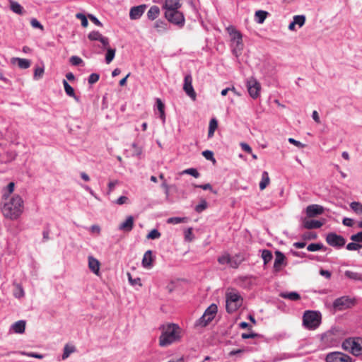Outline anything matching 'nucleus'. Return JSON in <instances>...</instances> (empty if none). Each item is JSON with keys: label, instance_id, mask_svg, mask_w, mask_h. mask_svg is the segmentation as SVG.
Masks as SVG:
<instances>
[{"label": "nucleus", "instance_id": "f257e3e1", "mask_svg": "<svg viewBox=\"0 0 362 362\" xmlns=\"http://www.w3.org/2000/svg\"><path fill=\"white\" fill-rule=\"evenodd\" d=\"M4 216L11 220L18 218L23 211V200L20 195L13 196L1 209Z\"/></svg>", "mask_w": 362, "mask_h": 362}, {"label": "nucleus", "instance_id": "f03ea898", "mask_svg": "<svg viewBox=\"0 0 362 362\" xmlns=\"http://www.w3.org/2000/svg\"><path fill=\"white\" fill-rule=\"evenodd\" d=\"M162 328L163 331L159 337V345L160 346H167L180 339V328L177 325L169 324L166 327L162 326Z\"/></svg>", "mask_w": 362, "mask_h": 362}, {"label": "nucleus", "instance_id": "7ed1b4c3", "mask_svg": "<svg viewBox=\"0 0 362 362\" xmlns=\"http://www.w3.org/2000/svg\"><path fill=\"white\" fill-rule=\"evenodd\" d=\"M243 298L235 289L228 290L226 293V309L228 313H233L243 305Z\"/></svg>", "mask_w": 362, "mask_h": 362}, {"label": "nucleus", "instance_id": "20e7f679", "mask_svg": "<svg viewBox=\"0 0 362 362\" xmlns=\"http://www.w3.org/2000/svg\"><path fill=\"white\" fill-rule=\"evenodd\" d=\"M321 323V314L318 311L306 310L303 316V326L310 330L317 328Z\"/></svg>", "mask_w": 362, "mask_h": 362}, {"label": "nucleus", "instance_id": "39448f33", "mask_svg": "<svg viewBox=\"0 0 362 362\" xmlns=\"http://www.w3.org/2000/svg\"><path fill=\"white\" fill-rule=\"evenodd\" d=\"M342 349L356 356L362 355V338H348L341 344Z\"/></svg>", "mask_w": 362, "mask_h": 362}, {"label": "nucleus", "instance_id": "423d86ee", "mask_svg": "<svg viewBox=\"0 0 362 362\" xmlns=\"http://www.w3.org/2000/svg\"><path fill=\"white\" fill-rule=\"evenodd\" d=\"M226 30L231 38L233 44H235L233 52L237 56V52H240L243 47V35L233 25L227 27Z\"/></svg>", "mask_w": 362, "mask_h": 362}, {"label": "nucleus", "instance_id": "0eeeda50", "mask_svg": "<svg viewBox=\"0 0 362 362\" xmlns=\"http://www.w3.org/2000/svg\"><path fill=\"white\" fill-rule=\"evenodd\" d=\"M165 18L167 21L177 26L179 28H182L185 24V18L182 12L177 11H174L169 13H165Z\"/></svg>", "mask_w": 362, "mask_h": 362}, {"label": "nucleus", "instance_id": "6e6552de", "mask_svg": "<svg viewBox=\"0 0 362 362\" xmlns=\"http://www.w3.org/2000/svg\"><path fill=\"white\" fill-rule=\"evenodd\" d=\"M327 243L336 249L342 248L346 244V239L341 235L336 233H329L326 235Z\"/></svg>", "mask_w": 362, "mask_h": 362}, {"label": "nucleus", "instance_id": "1a4fd4ad", "mask_svg": "<svg viewBox=\"0 0 362 362\" xmlns=\"http://www.w3.org/2000/svg\"><path fill=\"white\" fill-rule=\"evenodd\" d=\"M246 86L250 96L253 99H257L259 96L261 85L254 77L247 79Z\"/></svg>", "mask_w": 362, "mask_h": 362}, {"label": "nucleus", "instance_id": "9d476101", "mask_svg": "<svg viewBox=\"0 0 362 362\" xmlns=\"http://www.w3.org/2000/svg\"><path fill=\"white\" fill-rule=\"evenodd\" d=\"M326 362H353L347 354L339 351L330 352L325 357Z\"/></svg>", "mask_w": 362, "mask_h": 362}, {"label": "nucleus", "instance_id": "9b49d317", "mask_svg": "<svg viewBox=\"0 0 362 362\" xmlns=\"http://www.w3.org/2000/svg\"><path fill=\"white\" fill-rule=\"evenodd\" d=\"M275 256L273 272L277 274L282 270L283 267L287 265V261L284 254L279 250L275 252Z\"/></svg>", "mask_w": 362, "mask_h": 362}, {"label": "nucleus", "instance_id": "f8f14e48", "mask_svg": "<svg viewBox=\"0 0 362 362\" xmlns=\"http://www.w3.org/2000/svg\"><path fill=\"white\" fill-rule=\"evenodd\" d=\"M183 90L192 100H196L197 94L192 86V76L190 74L185 76Z\"/></svg>", "mask_w": 362, "mask_h": 362}, {"label": "nucleus", "instance_id": "ddd939ff", "mask_svg": "<svg viewBox=\"0 0 362 362\" xmlns=\"http://www.w3.org/2000/svg\"><path fill=\"white\" fill-rule=\"evenodd\" d=\"M354 300L348 296H342L337 298L333 302V307L336 310H342L347 308H350L354 305Z\"/></svg>", "mask_w": 362, "mask_h": 362}, {"label": "nucleus", "instance_id": "4468645a", "mask_svg": "<svg viewBox=\"0 0 362 362\" xmlns=\"http://www.w3.org/2000/svg\"><path fill=\"white\" fill-rule=\"evenodd\" d=\"M325 208L318 204H310L305 209V213L308 217L313 218L324 213Z\"/></svg>", "mask_w": 362, "mask_h": 362}, {"label": "nucleus", "instance_id": "2eb2a0df", "mask_svg": "<svg viewBox=\"0 0 362 362\" xmlns=\"http://www.w3.org/2000/svg\"><path fill=\"white\" fill-rule=\"evenodd\" d=\"M182 4L180 0H165L163 8L165 10V13H169L179 10Z\"/></svg>", "mask_w": 362, "mask_h": 362}, {"label": "nucleus", "instance_id": "dca6fc26", "mask_svg": "<svg viewBox=\"0 0 362 362\" xmlns=\"http://www.w3.org/2000/svg\"><path fill=\"white\" fill-rule=\"evenodd\" d=\"M147 6L146 4H141L131 8L129 11V18L132 20H137L141 17L144 13Z\"/></svg>", "mask_w": 362, "mask_h": 362}, {"label": "nucleus", "instance_id": "f3484780", "mask_svg": "<svg viewBox=\"0 0 362 362\" xmlns=\"http://www.w3.org/2000/svg\"><path fill=\"white\" fill-rule=\"evenodd\" d=\"M134 220L132 216L127 217L126 220L121 223L118 227V229L124 232H130L134 228Z\"/></svg>", "mask_w": 362, "mask_h": 362}, {"label": "nucleus", "instance_id": "a211bd4d", "mask_svg": "<svg viewBox=\"0 0 362 362\" xmlns=\"http://www.w3.org/2000/svg\"><path fill=\"white\" fill-rule=\"evenodd\" d=\"M322 225L323 222L314 219L305 218L302 223V226L306 229L320 228Z\"/></svg>", "mask_w": 362, "mask_h": 362}, {"label": "nucleus", "instance_id": "6ab92c4d", "mask_svg": "<svg viewBox=\"0 0 362 362\" xmlns=\"http://www.w3.org/2000/svg\"><path fill=\"white\" fill-rule=\"evenodd\" d=\"M246 260L245 255L243 253H238L233 257H231L230 267L237 269L240 264Z\"/></svg>", "mask_w": 362, "mask_h": 362}, {"label": "nucleus", "instance_id": "aec40b11", "mask_svg": "<svg viewBox=\"0 0 362 362\" xmlns=\"http://www.w3.org/2000/svg\"><path fill=\"white\" fill-rule=\"evenodd\" d=\"M88 267L93 273L95 274H98L100 269V262L93 256L88 257Z\"/></svg>", "mask_w": 362, "mask_h": 362}, {"label": "nucleus", "instance_id": "412c9836", "mask_svg": "<svg viewBox=\"0 0 362 362\" xmlns=\"http://www.w3.org/2000/svg\"><path fill=\"white\" fill-rule=\"evenodd\" d=\"M16 62H18V66L20 69H26L30 66L31 62L27 59L13 57L11 59V62L14 64Z\"/></svg>", "mask_w": 362, "mask_h": 362}, {"label": "nucleus", "instance_id": "4be33fe9", "mask_svg": "<svg viewBox=\"0 0 362 362\" xmlns=\"http://www.w3.org/2000/svg\"><path fill=\"white\" fill-rule=\"evenodd\" d=\"M153 253L151 250H147L143 257L142 265L145 268H149L152 266Z\"/></svg>", "mask_w": 362, "mask_h": 362}, {"label": "nucleus", "instance_id": "5701e85b", "mask_svg": "<svg viewBox=\"0 0 362 362\" xmlns=\"http://www.w3.org/2000/svg\"><path fill=\"white\" fill-rule=\"evenodd\" d=\"M279 296L284 299H288L293 301H297L300 299V294L296 291L281 292L280 293Z\"/></svg>", "mask_w": 362, "mask_h": 362}, {"label": "nucleus", "instance_id": "b1692460", "mask_svg": "<svg viewBox=\"0 0 362 362\" xmlns=\"http://www.w3.org/2000/svg\"><path fill=\"white\" fill-rule=\"evenodd\" d=\"M11 328L15 333L23 334L25 329V321L18 320L12 325Z\"/></svg>", "mask_w": 362, "mask_h": 362}, {"label": "nucleus", "instance_id": "393cba45", "mask_svg": "<svg viewBox=\"0 0 362 362\" xmlns=\"http://www.w3.org/2000/svg\"><path fill=\"white\" fill-rule=\"evenodd\" d=\"M218 311V308L216 304H211L209 305L206 310L204 311V314L209 317L208 320H213L215 317V315Z\"/></svg>", "mask_w": 362, "mask_h": 362}, {"label": "nucleus", "instance_id": "a878e982", "mask_svg": "<svg viewBox=\"0 0 362 362\" xmlns=\"http://www.w3.org/2000/svg\"><path fill=\"white\" fill-rule=\"evenodd\" d=\"M160 13V8L157 6H152L147 12V17L149 20L153 21L158 18Z\"/></svg>", "mask_w": 362, "mask_h": 362}, {"label": "nucleus", "instance_id": "bb28decb", "mask_svg": "<svg viewBox=\"0 0 362 362\" xmlns=\"http://www.w3.org/2000/svg\"><path fill=\"white\" fill-rule=\"evenodd\" d=\"M270 179L269 177V173L267 171H263L262 173L261 181L259 184V189L261 190L264 189L267 185L269 184Z\"/></svg>", "mask_w": 362, "mask_h": 362}, {"label": "nucleus", "instance_id": "cd10ccee", "mask_svg": "<svg viewBox=\"0 0 362 362\" xmlns=\"http://www.w3.org/2000/svg\"><path fill=\"white\" fill-rule=\"evenodd\" d=\"M9 3L10 8L13 13L20 15L23 14L24 10L23 6L19 3L13 0H10Z\"/></svg>", "mask_w": 362, "mask_h": 362}, {"label": "nucleus", "instance_id": "c85d7f7f", "mask_svg": "<svg viewBox=\"0 0 362 362\" xmlns=\"http://www.w3.org/2000/svg\"><path fill=\"white\" fill-rule=\"evenodd\" d=\"M344 275L346 277L351 280L362 281L361 273L347 270L344 272Z\"/></svg>", "mask_w": 362, "mask_h": 362}, {"label": "nucleus", "instance_id": "c756f323", "mask_svg": "<svg viewBox=\"0 0 362 362\" xmlns=\"http://www.w3.org/2000/svg\"><path fill=\"white\" fill-rule=\"evenodd\" d=\"M261 252H262L261 257L263 259L264 264L266 265L272 261V259L273 258L272 253L270 250H267V249H264V250H261Z\"/></svg>", "mask_w": 362, "mask_h": 362}, {"label": "nucleus", "instance_id": "7c9ffc66", "mask_svg": "<svg viewBox=\"0 0 362 362\" xmlns=\"http://www.w3.org/2000/svg\"><path fill=\"white\" fill-rule=\"evenodd\" d=\"M307 250L310 252H315L319 250H324L325 251L327 250V247L324 246V245L321 243H310L308 245Z\"/></svg>", "mask_w": 362, "mask_h": 362}, {"label": "nucleus", "instance_id": "2f4dec72", "mask_svg": "<svg viewBox=\"0 0 362 362\" xmlns=\"http://www.w3.org/2000/svg\"><path fill=\"white\" fill-rule=\"evenodd\" d=\"M349 206L351 209L356 214H362V204L358 202H352L350 203Z\"/></svg>", "mask_w": 362, "mask_h": 362}, {"label": "nucleus", "instance_id": "473e14b6", "mask_svg": "<svg viewBox=\"0 0 362 362\" xmlns=\"http://www.w3.org/2000/svg\"><path fill=\"white\" fill-rule=\"evenodd\" d=\"M268 15V12L259 10L255 12V18H256V22L258 23H263L264 20L267 18V16Z\"/></svg>", "mask_w": 362, "mask_h": 362}, {"label": "nucleus", "instance_id": "72a5a7b5", "mask_svg": "<svg viewBox=\"0 0 362 362\" xmlns=\"http://www.w3.org/2000/svg\"><path fill=\"white\" fill-rule=\"evenodd\" d=\"M154 28L157 29L158 32L165 31L168 30V23L163 20H158L154 24Z\"/></svg>", "mask_w": 362, "mask_h": 362}, {"label": "nucleus", "instance_id": "f704fd0d", "mask_svg": "<svg viewBox=\"0 0 362 362\" xmlns=\"http://www.w3.org/2000/svg\"><path fill=\"white\" fill-rule=\"evenodd\" d=\"M218 262L220 264L224 265V264H230L231 262V257L230 255L226 252L225 254L222 255L221 256H219L218 257Z\"/></svg>", "mask_w": 362, "mask_h": 362}, {"label": "nucleus", "instance_id": "c9c22d12", "mask_svg": "<svg viewBox=\"0 0 362 362\" xmlns=\"http://www.w3.org/2000/svg\"><path fill=\"white\" fill-rule=\"evenodd\" d=\"M76 351V348L74 346H69V344H66L64 347V352L62 354V359H66L69 355L74 353Z\"/></svg>", "mask_w": 362, "mask_h": 362}, {"label": "nucleus", "instance_id": "e433bc0d", "mask_svg": "<svg viewBox=\"0 0 362 362\" xmlns=\"http://www.w3.org/2000/svg\"><path fill=\"white\" fill-rule=\"evenodd\" d=\"M49 234H50L49 224L47 223L45 225L43 230H42V239L41 242L43 243L47 242L50 239Z\"/></svg>", "mask_w": 362, "mask_h": 362}, {"label": "nucleus", "instance_id": "4c0bfd02", "mask_svg": "<svg viewBox=\"0 0 362 362\" xmlns=\"http://www.w3.org/2000/svg\"><path fill=\"white\" fill-rule=\"evenodd\" d=\"M186 221V217H170L168 218L166 221L167 223L173 225L179 224L181 223H185Z\"/></svg>", "mask_w": 362, "mask_h": 362}, {"label": "nucleus", "instance_id": "58836bf2", "mask_svg": "<svg viewBox=\"0 0 362 362\" xmlns=\"http://www.w3.org/2000/svg\"><path fill=\"white\" fill-rule=\"evenodd\" d=\"M115 49L108 47L107 48V52L105 54V62L107 64H110L115 56Z\"/></svg>", "mask_w": 362, "mask_h": 362}, {"label": "nucleus", "instance_id": "ea45409f", "mask_svg": "<svg viewBox=\"0 0 362 362\" xmlns=\"http://www.w3.org/2000/svg\"><path fill=\"white\" fill-rule=\"evenodd\" d=\"M208 317L204 313L202 315L201 317H199L195 323L196 326L205 327L206 326L211 320H208Z\"/></svg>", "mask_w": 362, "mask_h": 362}, {"label": "nucleus", "instance_id": "a19ab883", "mask_svg": "<svg viewBox=\"0 0 362 362\" xmlns=\"http://www.w3.org/2000/svg\"><path fill=\"white\" fill-rule=\"evenodd\" d=\"M15 187V184L13 182H11L8 184L6 187L4 189V192L3 194V197L4 199H7L9 195L13 192Z\"/></svg>", "mask_w": 362, "mask_h": 362}, {"label": "nucleus", "instance_id": "79ce46f5", "mask_svg": "<svg viewBox=\"0 0 362 362\" xmlns=\"http://www.w3.org/2000/svg\"><path fill=\"white\" fill-rule=\"evenodd\" d=\"M293 21L299 28H301L305 23V16L304 15H296L293 16Z\"/></svg>", "mask_w": 362, "mask_h": 362}, {"label": "nucleus", "instance_id": "37998d69", "mask_svg": "<svg viewBox=\"0 0 362 362\" xmlns=\"http://www.w3.org/2000/svg\"><path fill=\"white\" fill-rule=\"evenodd\" d=\"M62 83L66 94L70 97L74 96L75 93L74 89L69 85V83L66 80H63Z\"/></svg>", "mask_w": 362, "mask_h": 362}, {"label": "nucleus", "instance_id": "c03bdc74", "mask_svg": "<svg viewBox=\"0 0 362 362\" xmlns=\"http://www.w3.org/2000/svg\"><path fill=\"white\" fill-rule=\"evenodd\" d=\"M208 206V203L205 199H202L200 203L196 205L194 210L197 213H202Z\"/></svg>", "mask_w": 362, "mask_h": 362}, {"label": "nucleus", "instance_id": "a18cd8bd", "mask_svg": "<svg viewBox=\"0 0 362 362\" xmlns=\"http://www.w3.org/2000/svg\"><path fill=\"white\" fill-rule=\"evenodd\" d=\"M102 36L98 31L93 30L88 34V38L91 41H99Z\"/></svg>", "mask_w": 362, "mask_h": 362}, {"label": "nucleus", "instance_id": "49530a36", "mask_svg": "<svg viewBox=\"0 0 362 362\" xmlns=\"http://www.w3.org/2000/svg\"><path fill=\"white\" fill-rule=\"evenodd\" d=\"M182 174H187L193 176L195 178H197L199 177L200 174L198 172V170L196 168H187L182 171Z\"/></svg>", "mask_w": 362, "mask_h": 362}, {"label": "nucleus", "instance_id": "de8ad7c7", "mask_svg": "<svg viewBox=\"0 0 362 362\" xmlns=\"http://www.w3.org/2000/svg\"><path fill=\"white\" fill-rule=\"evenodd\" d=\"M202 154L206 160H211L214 163H216V159L214 158L213 151L210 150H205L202 151Z\"/></svg>", "mask_w": 362, "mask_h": 362}, {"label": "nucleus", "instance_id": "09e8293b", "mask_svg": "<svg viewBox=\"0 0 362 362\" xmlns=\"http://www.w3.org/2000/svg\"><path fill=\"white\" fill-rule=\"evenodd\" d=\"M317 238V233L312 231L305 232L302 235L303 240H315Z\"/></svg>", "mask_w": 362, "mask_h": 362}, {"label": "nucleus", "instance_id": "8fccbe9b", "mask_svg": "<svg viewBox=\"0 0 362 362\" xmlns=\"http://www.w3.org/2000/svg\"><path fill=\"white\" fill-rule=\"evenodd\" d=\"M132 147L133 148L132 156H140L142 153V148L137 144L133 143L132 144Z\"/></svg>", "mask_w": 362, "mask_h": 362}, {"label": "nucleus", "instance_id": "3c124183", "mask_svg": "<svg viewBox=\"0 0 362 362\" xmlns=\"http://www.w3.org/2000/svg\"><path fill=\"white\" fill-rule=\"evenodd\" d=\"M45 69L44 66L40 67L37 66L34 70V78L35 79H39L42 77V75L44 74Z\"/></svg>", "mask_w": 362, "mask_h": 362}, {"label": "nucleus", "instance_id": "603ef678", "mask_svg": "<svg viewBox=\"0 0 362 362\" xmlns=\"http://www.w3.org/2000/svg\"><path fill=\"white\" fill-rule=\"evenodd\" d=\"M161 234L157 229H153L151 232L147 235L148 239L155 240L158 239L160 237Z\"/></svg>", "mask_w": 362, "mask_h": 362}, {"label": "nucleus", "instance_id": "864d4df0", "mask_svg": "<svg viewBox=\"0 0 362 362\" xmlns=\"http://www.w3.org/2000/svg\"><path fill=\"white\" fill-rule=\"evenodd\" d=\"M361 247H362L361 245H360L358 243H356L355 242L349 243L346 246V250H349V251L358 250V249H360Z\"/></svg>", "mask_w": 362, "mask_h": 362}, {"label": "nucleus", "instance_id": "5fc2aeb1", "mask_svg": "<svg viewBox=\"0 0 362 362\" xmlns=\"http://www.w3.org/2000/svg\"><path fill=\"white\" fill-rule=\"evenodd\" d=\"M350 239L356 243H362V231H360L356 234L351 235Z\"/></svg>", "mask_w": 362, "mask_h": 362}, {"label": "nucleus", "instance_id": "6e6d98bb", "mask_svg": "<svg viewBox=\"0 0 362 362\" xmlns=\"http://www.w3.org/2000/svg\"><path fill=\"white\" fill-rule=\"evenodd\" d=\"M76 17L78 19H80L81 21V25L83 27L88 26V22L87 18L86 17V16L84 14L78 13L76 15Z\"/></svg>", "mask_w": 362, "mask_h": 362}, {"label": "nucleus", "instance_id": "4d7b16f0", "mask_svg": "<svg viewBox=\"0 0 362 362\" xmlns=\"http://www.w3.org/2000/svg\"><path fill=\"white\" fill-rule=\"evenodd\" d=\"M100 78V75L97 73H93L91 74L88 79V83L93 84L96 83Z\"/></svg>", "mask_w": 362, "mask_h": 362}, {"label": "nucleus", "instance_id": "13d9d810", "mask_svg": "<svg viewBox=\"0 0 362 362\" xmlns=\"http://www.w3.org/2000/svg\"><path fill=\"white\" fill-rule=\"evenodd\" d=\"M129 281L132 286L139 285L141 286V279L140 278L133 279L130 274H128Z\"/></svg>", "mask_w": 362, "mask_h": 362}, {"label": "nucleus", "instance_id": "bf43d9fd", "mask_svg": "<svg viewBox=\"0 0 362 362\" xmlns=\"http://www.w3.org/2000/svg\"><path fill=\"white\" fill-rule=\"evenodd\" d=\"M70 62L71 63V64L74 66H78L83 63V60L81 57L78 56H72L70 58Z\"/></svg>", "mask_w": 362, "mask_h": 362}, {"label": "nucleus", "instance_id": "052dcab7", "mask_svg": "<svg viewBox=\"0 0 362 362\" xmlns=\"http://www.w3.org/2000/svg\"><path fill=\"white\" fill-rule=\"evenodd\" d=\"M192 228H189L185 231V239L187 241H192L193 239Z\"/></svg>", "mask_w": 362, "mask_h": 362}, {"label": "nucleus", "instance_id": "680f3d73", "mask_svg": "<svg viewBox=\"0 0 362 362\" xmlns=\"http://www.w3.org/2000/svg\"><path fill=\"white\" fill-rule=\"evenodd\" d=\"M30 24L34 28H39L40 30H43V25L36 18H32L30 20Z\"/></svg>", "mask_w": 362, "mask_h": 362}, {"label": "nucleus", "instance_id": "e2e57ef3", "mask_svg": "<svg viewBox=\"0 0 362 362\" xmlns=\"http://www.w3.org/2000/svg\"><path fill=\"white\" fill-rule=\"evenodd\" d=\"M288 142L291 144H293L298 148H303L305 146V144H302L301 142L294 139L293 138H289L288 139Z\"/></svg>", "mask_w": 362, "mask_h": 362}, {"label": "nucleus", "instance_id": "0e129e2a", "mask_svg": "<svg viewBox=\"0 0 362 362\" xmlns=\"http://www.w3.org/2000/svg\"><path fill=\"white\" fill-rule=\"evenodd\" d=\"M156 107H157L158 112H162V110H165V105L161 101L160 99L156 98Z\"/></svg>", "mask_w": 362, "mask_h": 362}, {"label": "nucleus", "instance_id": "69168bd1", "mask_svg": "<svg viewBox=\"0 0 362 362\" xmlns=\"http://www.w3.org/2000/svg\"><path fill=\"white\" fill-rule=\"evenodd\" d=\"M342 223L348 227H352L354 225V220L351 218L345 217L342 220Z\"/></svg>", "mask_w": 362, "mask_h": 362}, {"label": "nucleus", "instance_id": "338daca9", "mask_svg": "<svg viewBox=\"0 0 362 362\" xmlns=\"http://www.w3.org/2000/svg\"><path fill=\"white\" fill-rule=\"evenodd\" d=\"M240 146H241L242 150L244 151L245 152H246L247 153H252V148L247 144L241 143Z\"/></svg>", "mask_w": 362, "mask_h": 362}, {"label": "nucleus", "instance_id": "774afa93", "mask_svg": "<svg viewBox=\"0 0 362 362\" xmlns=\"http://www.w3.org/2000/svg\"><path fill=\"white\" fill-rule=\"evenodd\" d=\"M88 17L90 18V20L96 25L98 26H102L103 24L102 23L93 15L92 14H89L88 15Z\"/></svg>", "mask_w": 362, "mask_h": 362}]
</instances>
